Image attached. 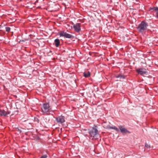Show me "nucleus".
I'll return each mask as SVG.
<instances>
[{"instance_id": "2eb2a0df", "label": "nucleus", "mask_w": 158, "mask_h": 158, "mask_svg": "<svg viewBox=\"0 0 158 158\" xmlns=\"http://www.w3.org/2000/svg\"><path fill=\"white\" fill-rule=\"evenodd\" d=\"M6 31L7 32H9L10 31V27H5Z\"/></svg>"}, {"instance_id": "0eeeda50", "label": "nucleus", "mask_w": 158, "mask_h": 158, "mask_svg": "<svg viewBox=\"0 0 158 158\" xmlns=\"http://www.w3.org/2000/svg\"><path fill=\"white\" fill-rule=\"evenodd\" d=\"M81 24L79 23H77L76 24H74L73 26V27L75 31L76 32H79L81 30L80 28Z\"/></svg>"}, {"instance_id": "f257e3e1", "label": "nucleus", "mask_w": 158, "mask_h": 158, "mask_svg": "<svg viewBox=\"0 0 158 158\" xmlns=\"http://www.w3.org/2000/svg\"><path fill=\"white\" fill-rule=\"evenodd\" d=\"M90 138L93 139H96L99 137L97 127L96 126H94L92 127V129L89 131Z\"/></svg>"}, {"instance_id": "f8f14e48", "label": "nucleus", "mask_w": 158, "mask_h": 158, "mask_svg": "<svg viewBox=\"0 0 158 158\" xmlns=\"http://www.w3.org/2000/svg\"><path fill=\"white\" fill-rule=\"evenodd\" d=\"M55 43L56 47H58L59 46L60 43L59 40L58 39H56L55 40Z\"/></svg>"}, {"instance_id": "f03ea898", "label": "nucleus", "mask_w": 158, "mask_h": 158, "mask_svg": "<svg viewBox=\"0 0 158 158\" xmlns=\"http://www.w3.org/2000/svg\"><path fill=\"white\" fill-rule=\"evenodd\" d=\"M148 23L144 21H142L137 27V30L140 33H143L147 29Z\"/></svg>"}, {"instance_id": "6ab92c4d", "label": "nucleus", "mask_w": 158, "mask_h": 158, "mask_svg": "<svg viewBox=\"0 0 158 158\" xmlns=\"http://www.w3.org/2000/svg\"><path fill=\"white\" fill-rule=\"evenodd\" d=\"M145 147H146L147 148H150V146L147 143L145 144Z\"/></svg>"}, {"instance_id": "9b49d317", "label": "nucleus", "mask_w": 158, "mask_h": 158, "mask_svg": "<svg viewBox=\"0 0 158 158\" xmlns=\"http://www.w3.org/2000/svg\"><path fill=\"white\" fill-rule=\"evenodd\" d=\"M90 73L89 72H85L83 73V76L85 77H87L90 76Z\"/></svg>"}, {"instance_id": "ddd939ff", "label": "nucleus", "mask_w": 158, "mask_h": 158, "mask_svg": "<svg viewBox=\"0 0 158 158\" xmlns=\"http://www.w3.org/2000/svg\"><path fill=\"white\" fill-rule=\"evenodd\" d=\"M103 127L107 129L108 128L109 125L108 123H106L105 122H103L102 124Z\"/></svg>"}, {"instance_id": "f3484780", "label": "nucleus", "mask_w": 158, "mask_h": 158, "mask_svg": "<svg viewBox=\"0 0 158 158\" xmlns=\"http://www.w3.org/2000/svg\"><path fill=\"white\" fill-rule=\"evenodd\" d=\"M45 122L46 123H48L49 122L50 120V118L49 117H47L45 118Z\"/></svg>"}, {"instance_id": "39448f33", "label": "nucleus", "mask_w": 158, "mask_h": 158, "mask_svg": "<svg viewBox=\"0 0 158 158\" xmlns=\"http://www.w3.org/2000/svg\"><path fill=\"white\" fill-rule=\"evenodd\" d=\"M59 35L60 36H63L68 38H71L73 37L72 35L64 31L60 32L59 33Z\"/></svg>"}, {"instance_id": "a211bd4d", "label": "nucleus", "mask_w": 158, "mask_h": 158, "mask_svg": "<svg viewBox=\"0 0 158 158\" xmlns=\"http://www.w3.org/2000/svg\"><path fill=\"white\" fill-rule=\"evenodd\" d=\"M48 156L47 155H45L42 156L40 158H47Z\"/></svg>"}, {"instance_id": "4468645a", "label": "nucleus", "mask_w": 158, "mask_h": 158, "mask_svg": "<svg viewBox=\"0 0 158 158\" xmlns=\"http://www.w3.org/2000/svg\"><path fill=\"white\" fill-rule=\"evenodd\" d=\"M109 129H112L115 130L117 131H118V129L116 128L114 126L113 127H111L109 126Z\"/></svg>"}, {"instance_id": "20e7f679", "label": "nucleus", "mask_w": 158, "mask_h": 158, "mask_svg": "<svg viewBox=\"0 0 158 158\" xmlns=\"http://www.w3.org/2000/svg\"><path fill=\"white\" fill-rule=\"evenodd\" d=\"M136 71L139 74L142 76L147 73L146 69L145 68H138L136 70Z\"/></svg>"}, {"instance_id": "aec40b11", "label": "nucleus", "mask_w": 158, "mask_h": 158, "mask_svg": "<svg viewBox=\"0 0 158 158\" xmlns=\"http://www.w3.org/2000/svg\"><path fill=\"white\" fill-rule=\"evenodd\" d=\"M50 52L51 53L52 52L51 51H50Z\"/></svg>"}, {"instance_id": "423d86ee", "label": "nucleus", "mask_w": 158, "mask_h": 158, "mask_svg": "<svg viewBox=\"0 0 158 158\" xmlns=\"http://www.w3.org/2000/svg\"><path fill=\"white\" fill-rule=\"evenodd\" d=\"M57 122L60 123H62L65 121L64 117L62 116H59L56 118Z\"/></svg>"}, {"instance_id": "6e6552de", "label": "nucleus", "mask_w": 158, "mask_h": 158, "mask_svg": "<svg viewBox=\"0 0 158 158\" xmlns=\"http://www.w3.org/2000/svg\"><path fill=\"white\" fill-rule=\"evenodd\" d=\"M10 111H6L4 110H0V116H6L10 114Z\"/></svg>"}, {"instance_id": "1a4fd4ad", "label": "nucleus", "mask_w": 158, "mask_h": 158, "mask_svg": "<svg viewBox=\"0 0 158 158\" xmlns=\"http://www.w3.org/2000/svg\"><path fill=\"white\" fill-rule=\"evenodd\" d=\"M119 128L121 132L123 134H126L127 133H130V132L128 131L126 128L120 126L119 127Z\"/></svg>"}, {"instance_id": "dca6fc26", "label": "nucleus", "mask_w": 158, "mask_h": 158, "mask_svg": "<svg viewBox=\"0 0 158 158\" xmlns=\"http://www.w3.org/2000/svg\"><path fill=\"white\" fill-rule=\"evenodd\" d=\"M117 77H119L120 78L124 79L125 78V76L123 75H119L117 76Z\"/></svg>"}, {"instance_id": "7ed1b4c3", "label": "nucleus", "mask_w": 158, "mask_h": 158, "mask_svg": "<svg viewBox=\"0 0 158 158\" xmlns=\"http://www.w3.org/2000/svg\"><path fill=\"white\" fill-rule=\"evenodd\" d=\"M51 109L48 103H44L41 108L42 111L45 113L48 112Z\"/></svg>"}, {"instance_id": "9d476101", "label": "nucleus", "mask_w": 158, "mask_h": 158, "mask_svg": "<svg viewBox=\"0 0 158 158\" xmlns=\"http://www.w3.org/2000/svg\"><path fill=\"white\" fill-rule=\"evenodd\" d=\"M150 10L151 12L155 11L156 15V17L158 18V7H154L152 8H150Z\"/></svg>"}]
</instances>
